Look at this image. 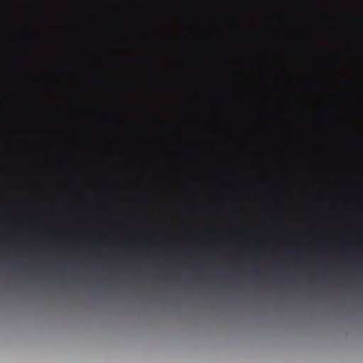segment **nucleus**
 Segmentation results:
<instances>
[{
  "instance_id": "39448f33",
  "label": "nucleus",
  "mask_w": 363,
  "mask_h": 363,
  "mask_svg": "<svg viewBox=\"0 0 363 363\" xmlns=\"http://www.w3.org/2000/svg\"><path fill=\"white\" fill-rule=\"evenodd\" d=\"M41 274L43 276H45V277H49L50 276V274L48 272H43V273H41Z\"/></svg>"
},
{
  "instance_id": "7ed1b4c3",
  "label": "nucleus",
  "mask_w": 363,
  "mask_h": 363,
  "mask_svg": "<svg viewBox=\"0 0 363 363\" xmlns=\"http://www.w3.org/2000/svg\"><path fill=\"white\" fill-rule=\"evenodd\" d=\"M308 82L311 84H315L318 82V79L317 78H315V77H313V76H311L308 79Z\"/></svg>"
},
{
  "instance_id": "f03ea898",
  "label": "nucleus",
  "mask_w": 363,
  "mask_h": 363,
  "mask_svg": "<svg viewBox=\"0 0 363 363\" xmlns=\"http://www.w3.org/2000/svg\"><path fill=\"white\" fill-rule=\"evenodd\" d=\"M298 0H296V238H298V114H299V84H298Z\"/></svg>"
},
{
  "instance_id": "20e7f679",
  "label": "nucleus",
  "mask_w": 363,
  "mask_h": 363,
  "mask_svg": "<svg viewBox=\"0 0 363 363\" xmlns=\"http://www.w3.org/2000/svg\"><path fill=\"white\" fill-rule=\"evenodd\" d=\"M269 250L273 252L276 251V248L274 246H270Z\"/></svg>"
},
{
  "instance_id": "423d86ee",
  "label": "nucleus",
  "mask_w": 363,
  "mask_h": 363,
  "mask_svg": "<svg viewBox=\"0 0 363 363\" xmlns=\"http://www.w3.org/2000/svg\"><path fill=\"white\" fill-rule=\"evenodd\" d=\"M314 272H314V270H312V271H311V274H314Z\"/></svg>"
},
{
  "instance_id": "f257e3e1",
  "label": "nucleus",
  "mask_w": 363,
  "mask_h": 363,
  "mask_svg": "<svg viewBox=\"0 0 363 363\" xmlns=\"http://www.w3.org/2000/svg\"><path fill=\"white\" fill-rule=\"evenodd\" d=\"M291 291L295 289V106H290V233Z\"/></svg>"
}]
</instances>
